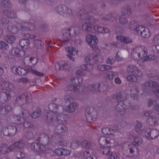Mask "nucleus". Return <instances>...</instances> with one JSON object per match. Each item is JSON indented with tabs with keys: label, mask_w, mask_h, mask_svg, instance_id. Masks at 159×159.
I'll return each mask as SVG.
<instances>
[{
	"label": "nucleus",
	"mask_w": 159,
	"mask_h": 159,
	"mask_svg": "<svg viewBox=\"0 0 159 159\" xmlns=\"http://www.w3.org/2000/svg\"><path fill=\"white\" fill-rule=\"evenodd\" d=\"M48 108V110L47 112L46 115L47 123L52 125L56 122L60 124L55 128L53 135H51L52 138H55L57 136L63 135L67 131V128L64 125L61 124L65 122V116L61 114L64 110L63 107L51 103L49 104Z\"/></svg>",
	"instance_id": "f257e3e1"
},
{
	"label": "nucleus",
	"mask_w": 159,
	"mask_h": 159,
	"mask_svg": "<svg viewBox=\"0 0 159 159\" xmlns=\"http://www.w3.org/2000/svg\"><path fill=\"white\" fill-rule=\"evenodd\" d=\"M148 54L147 48L144 46H139L135 48L131 52V56L133 59H136L138 58L139 59H143Z\"/></svg>",
	"instance_id": "f03ea898"
},
{
	"label": "nucleus",
	"mask_w": 159,
	"mask_h": 159,
	"mask_svg": "<svg viewBox=\"0 0 159 159\" xmlns=\"http://www.w3.org/2000/svg\"><path fill=\"white\" fill-rule=\"evenodd\" d=\"M83 81V79L81 77L73 78L70 80L69 84L67 85V89L70 91L74 92L78 94L80 93L79 84L81 83Z\"/></svg>",
	"instance_id": "7ed1b4c3"
},
{
	"label": "nucleus",
	"mask_w": 159,
	"mask_h": 159,
	"mask_svg": "<svg viewBox=\"0 0 159 159\" xmlns=\"http://www.w3.org/2000/svg\"><path fill=\"white\" fill-rule=\"evenodd\" d=\"M55 11L59 15L65 17H70L73 15L72 10L65 5H60L56 7Z\"/></svg>",
	"instance_id": "20e7f679"
},
{
	"label": "nucleus",
	"mask_w": 159,
	"mask_h": 159,
	"mask_svg": "<svg viewBox=\"0 0 159 159\" xmlns=\"http://www.w3.org/2000/svg\"><path fill=\"white\" fill-rule=\"evenodd\" d=\"M139 87L144 90L145 87L148 86L151 87L152 88V89L153 92L156 96L159 98V86L157 83L155 81H149L147 82H145L143 84H139Z\"/></svg>",
	"instance_id": "39448f33"
},
{
	"label": "nucleus",
	"mask_w": 159,
	"mask_h": 159,
	"mask_svg": "<svg viewBox=\"0 0 159 159\" xmlns=\"http://www.w3.org/2000/svg\"><path fill=\"white\" fill-rule=\"evenodd\" d=\"M85 115L87 120L89 122H92L96 120L97 116V111L93 107H87Z\"/></svg>",
	"instance_id": "423d86ee"
},
{
	"label": "nucleus",
	"mask_w": 159,
	"mask_h": 159,
	"mask_svg": "<svg viewBox=\"0 0 159 159\" xmlns=\"http://www.w3.org/2000/svg\"><path fill=\"white\" fill-rule=\"evenodd\" d=\"M100 57V50L98 48L96 47L93 48V53L87 56L84 58V61L86 62L92 61L96 63L98 59Z\"/></svg>",
	"instance_id": "0eeeda50"
},
{
	"label": "nucleus",
	"mask_w": 159,
	"mask_h": 159,
	"mask_svg": "<svg viewBox=\"0 0 159 159\" xmlns=\"http://www.w3.org/2000/svg\"><path fill=\"white\" fill-rule=\"evenodd\" d=\"M129 106L128 100L119 102L115 107V109L120 112L122 116H124L126 113L125 111Z\"/></svg>",
	"instance_id": "6e6552de"
},
{
	"label": "nucleus",
	"mask_w": 159,
	"mask_h": 159,
	"mask_svg": "<svg viewBox=\"0 0 159 159\" xmlns=\"http://www.w3.org/2000/svg\"><path fill=\"white\" fill-rule=\"evenodd\" d=\"M30 101L26 94H22L19 95L15 100L14 104L16 106H21L29 102Z\"/></svg>",
	"instance_id": "1a4fd4ad"
},
{
	"label": "nucleus",
	"mask_w": 159,
	"mask_h": 159,
	"mask_svg": "<svg viewBox=\"0 0 159 159\" xmlns=\"http://www.w3.org/2000/svg\"><path fill=\"white\" fill-rule=\"evenodd\" d=\"M144 134L148 139L154 140L159 136V131L156 129H148L145 131Z\"/></svg>",
	"instance_id": "9d476101"
},
{
	"label": "nucleus",
	"mask_w": 159,
	"mask_h": 159,
	"mask_svg": "<svg viewBox=\"0 0 159 159\" xmlns=\"http://www.w3.org/2000/svg\"><path fill=\"white\" fill-rule=\"evenodd\" d=\"M135 31L138 34L144 38L149 37L150 34L148 28L142 26H138L136 28Z\"/></svg>",
	"instance_id": "9b49d317"
},
{
	"label": "nucleus",
	"mask_w": 159,
	"mask_h": 159,
	"mask_svg": "<svg viewBox=\"0 0 159 159\" xmlns=\"http://www.w3.org/2000/svg\"><path fill=\"white\" fill-rule=\"evenodd\" d=\"M126 70L128 72L138 76L139 77L142 76L143 75L142 71L137 66L134 65H129L127 67Z\"/></svg>",
	"instance_id": "f8f14e48"
},
{
	"label": "nucleus",
	"mask_w": 159,
	"mask_h": 159,
	"mask_svg": "<svg viewBox=\"0 0 159 159\" xmlns=\"http://www.w3.org/2000/svg\"><path fill=\"white\" fill-rule=\"evenodd\" d=\"M62 35L60 42L64 44L68 43L69 38L71 36V33L69 28L67 30H63L62 31Z\"/></svg>",
	"instance_id": "ddd939ff"
},
{
	"label": "nucleus",
	"mask_w": 159,
	"mask_h": 159,
	"mask_svg": "<svg viewBox=\"0 0 159 159\" xmlns=\"http://www.w3.org/2000/svg\"><path fill=\"white\" fill-rule=\"evenodd\" d=\"M21 24H13L9 23L7 26V29L9 32L13 34H16L19 30H21Z\"/></svg>",
	"instance_id": "4468645a"
},
{
	"label": "nucleus",
	"mask_w": 159,
	"mask_h": 159,
	"mask_svg": "<svg viewBox=\"0 0 159 159\" xmlns=\"http://www.w3.org/2000/svg\"><path fill=\"white\" fill-rule=\"evenodd\" d=\"M86 41L88 44L91 46H93L97 44L98 40L96 36L93 35L88 34L86 36Z\"/></svg>",
	"instance_id": "2eb2a0df"
},
{
	"label": "nucleus",
	"mask_w": 159,
	"mask_h": 159,
	"mask_svg": "<svg viewBox=\"0 0 159 159\" xmlns=\"http://www.w3.org/2000/svg\"><path fill=\"white\" fill-rule=\"evenodd\" d=\"M77 15L79 18L83 21H91L92 20L93 17L84 10H80Z\"/></svg>",
	"instance_id": "dca6fc26"
},
{
	"label": "nucleus",
	"mask_w": 159,
	"mask_h": 159,
	"mask_svg": "<svg viewBox=\"0 0 159 159\" xmlns=\"http://www.w3.org/2000/svg\"><path fill=\"white\" fill-rule=\"evenodd\" d=\"M14 86L13 84L6 81L0 82V89L2 90H6L9 92L13 90Z\"/></svg>",
	"instance_id": "f3484780"
},
{
	"label": "nucleus",
	"mask_w": 159,
	"mask_h": 159,
	"mask_svg": "<svg viewBox=\"0 0 159 159\" xmlns=\"http://www.w3.org/2000/svg\"><path fill=\"white\" fill-rule=\"evenodd\" d=\"M129 156L133 157H137L139 156L140 151L136 146L130 145L129 147Z\"/></svg>",
	"instance_id": "a211bd4d"
},
{
	"label": "nucleus",
	"mask_w": 159,
	"mask_h": 159,
	"mask_svg": "<svg viewBox=\"0 0 159 159\" xmlns=\"http://www.w3.org/2000/svg\"><path fill=\"white\" fill-rule=\"evenodd\" d=\"M35 27L34 24L23 21L21 23V30L22 31H28V30H34Z\"/></svg>",
	"instance_id": "6ab92c4d"
},
{
	"label": "nucleus",
	"mask_w": 159,
	"mask_h": 159,
	"mask_svg": "<svg viewBox=\"0 0 159 159\" xmlns=\"http://www.w3.org/2000/svg\"><path fill=\"white\" fill-rule=\"evenodd\" d=\"M11 70L13 73L20 75H24L27 73L26 70L20 66H13L11 67Z\"/></svg>",
	"instance_id": "aec40b11"
},
{
	"label": "nucleus",
	"mask_w": 159,
	"mask_h": 159,
	"mask_svg": "<svg viewBox=\"0 0 159 159\" xmlns=\"http://www.w3.org/2000/svg\"><path fill=\"white\" fill-rule=\"evenodd\" d=\"M25 111V110H24V111L22 112V113L21 116L22 117H21L15 115H11L10 117V120L13 123L15 124H21V120H24Z\"/></svg>",
	"instance_id": "412c9836"
},
{
	"label": "nucleus",
	"mask_w": 159,
	"mask_h": 159,
	"mask_svg": "<svg viewBox=\"0 0 159 159\" xmlns=\"http://www.w3.org/2000/svg\"><path fill=\"white\" fill-rule=\"evenodd\" d=\"M79 107V105L77 103L73 102L67 106L65 110L69 113H73L78 109Z\"/></svg>",
	"instance_id": "4be33fe9"
},
{
	"label": "nucleus",
	"mask_w": 159,
	"mask_h": 159,
	"mask_svg": "<svg viewBox=\"0 0 159 159\" xmlns=\"http://www.w3.org/2000/svg\"><path fill=\"white\" fill-rule=\"evenodd\" d=\"M116 39L118 41L127 44L131 43L133 42V40L131 38L124 35H117Z\"/></svg>",
	"instance_id": "5701e85b"
},
{
	"label": "nucleus",
	"mask_w": 159,
	"mask_h": 159,
	"mask_svg": "<svg viewBox=\"0 0 159 159\" xmlns=\"http://www.w3.org/2000/svg\"><path fill=\"white\" fill-rule=\"evenodd\" d=\"M90 151H85L80 152L75 154V156L78 157L77 159H93V156H90L89 153Z\"/></svg>",
	"instance_id": "b1692460"
},
{
	"label": "nucleus",
	"mask_w": 159,
	"mask_h": 159,
	"mask_svg": "<svg viewBox=\"0 0 159 159\" xmlns=\"http://www.w3.org/2000/svg\"><path fill=\"white\" fill-rule=\"evenodd\" d=\"M65 50L69 54H67V57L71 60L74 61V58L72 56L76 54L77 52V50L75 48L72 47H66Z\"/></svg>",
	"instance_id": "393cba45"
},
{
	"label": "nucleus",
	"mask_w": 159,
	"mask_h": 159,
	"mask_svg": "<svg viewBox=\"0 0 159 159\" xmlns=\"http://www.w3.org/2000/svg\"><path fill=\"white\" fill-rule=\"evenodd\" d=\"M94 29L97 34H106L109 32V29L100 25H94Z\"/></svg>",
	"instance_id": "a878e982"
},
{
	"label": "nucleus",
	"mask_w": 159,
	"mask_h": 159,
	"mask_svg": "<svg viewBox=\"0 0 159 159\" xmlns=\"http://www.w3.org/2000/svg\"><path fill=\"white\" fill-rule=\"evenodd\" d=\"M10 93L7 91L2 92L0 93V102L4 103L10 98Z\"/></svg>",
	"instance_id": "bb28decb"
},
{
	"label": "nucleus",
	"mask_w": 159,
	"mask_h": 159,
	"mask_svg": "<svg viewBox=\"0 0 159 159\" xmlns=\"http://www.w3.org/2000/svg\"><path fill=\"white\" fill-rule=\"evenodd\" d=\"M13 150L12 146L8 147L7 144L5 143L1 144L0 145V153L2 154H5L10 152Z\"/></svg>",
	"instance_id": "cd10ccee"
},
{
	"label": "nucleus",
	"mask_w": 159,
	"mask_h": 159,
	"mask_svg": "<svg viewBox=\"0 0 159 159\" xmlns=\"http://www.w3.org/2000/svg\"><path fill=\"white\" fill-rule=\"evenodd\" d=\"M69 68V65L67 61H61L55 65V68L57 70L65 69L67 70Z\"/></svg>",
	"instance_id": "c85d7f7f"
},
{
	"label": "nucleus",
	"mask_w": 159,
	"mask_h": 159,
	"mask_svg": "<svg viewBox=\"0 0 159 159\" xmlns=\"http://www.w3.org/2000/svg\"><path fill=\"white\" fill-rule=\"evenodd\" d=\"M119 75V73L117 72L109 71L106 72L104 74V77L105 79L111 80H112L115 76Z\"/></svg>",
	"instance_id": "c756f323"
},
{
	"label": "nucleus",
	"mask_w": 159,
	"mask_h": 159,
	"mask_svg": "<svg viewBox=\"0 0 159 159\" xmlns=\"http://www.w3.org/2000/svg\"><path fill=\"white\" fill-rule=\"evenodd\" d=\"M11 54L15 56L20 57L24 56L25 51L23 50H20L18 48H13L11 51Z\"/></svg>",
	"instance_id": "7c9ffc66"
},
{
	"label": "nucleus",
	"mask_w": 159,
	"mask_h": 159,
	"mask_svg": "<svg viewBox=\"0 0 159 159\" xmlns=\"http://www.w3.org/2000/svg\"><path fill=\"white\" fill-rule=\"evenodd\" d=\"M25 142L23 140H20L16 141L12 144L13 150L15 148L18 149H22L25 146Z\"/></svg>",
	"instance_id": "2f4dec72"
},
{
	"label": "nucleus",
	"mask_w": 159,
	"mask_h": 159,
	"mask_svg": "<svg viewBox=\"0 0 159 159\" xmlns=\"http://www.w3.org/2000/svg\"><path fill=\"white\" fill-rule=\"evenodd\" d=\"M113 98L116 99L119 102L124 101L127 100H126V95L125 93H116L113 95Z\"/></svg>",
	"instance_id": "473e14b6"
},
{
	"label": "nucleus",
	"mask_w": 159,
	"mask_h": 159,
	"mask_svg": "<svg viewBox=\"0 0 159 159\" xmlns=\"http://www.w3.org/2000/svg\"><path fill=\"white\" fill-rule=\"evenodd\" d=\"M134 141L132 143V145L137 147L141 145L143 143V139L139 137L134 136L133 137Z\"/></svg>",
	"instance_id": "72a5a7b5"
},
{
	"label": "nucleus",
	"mask_w": 159,
	"mask_h": 159,
	"mask_svg": "<svg viewBox=\"0 0 159 159\" xmlns=\"http://www.w3.org/2000/svg\"><path fill=\"white\" fill-rule=\"evenodd\" d=\"M29 114L28 111L27 110L25 111V114L24 115V120H21V124H20L21 125H23V126L25 128H31L33 126L30 124V123L29 122L26 120V118L25 117Z\"/></svg>",
	"instance_id": "f704fd0d"
},
{
	"label": "nucleus",
	"mask_w": 159,
	"mask_h": 159,
	"mask_svg": "<svg viewBox=\"0 0 159 159\" xmlns=\"http://www.w3.org/2000/svg\"><path fill=\"white\" fill-rule=\"evenodd\" d=\"M19 44L22 48L27 49L30 47L29 40L25 38L20 41Z\"/></svg>",
	"instance_id": "c9c22d12"
},
{
	"label": "nucleus",
	"mask_w": 159,
	"mask_h": 159,
	"mask_svg": "<svg viewBox=\"0 0 159 159\" xmlns=\"http://www.w3.org/2000/svg\"><path fill=\"white\" fill-rule=\"evenodd\" d=\"M93 27V25L91 23H85L82 26V29L86 32L91 31Z\"/></svg>",
	"instance_id": "e433bc0d"
},
{
	"label": "nucleus",
	"mask_w": 159,
	"mask_h": 159,
	"mask_svg": "<svg viewBox=\"0 0 159 159\" xmlns=\"http://www.w3.org/2000/svg\"><path fill=\"white\" fill-rule=\"evenodd\" d=\"M135 131L140 134H142L144 132V128L142 123L140 122H137L135 126Z\"/></svg>",
	"instance_id": "4c0bfd02"
},
{
	"label": "nucleus",
	"mask_w": 159,
	"mask_h": 159,
	"mask_svg": "<svg viewBox=\"0 0 159 159\" xmlns=\"http://www.w3.org/2000/svg\"><path fill=\"white\" fill-rule=\"evenodd\" d=\"M71 33L72 36H75L78 35L80 32V28L79 27H75L69 28Z\"/></svg>",
	"instance_id": "58836bf2"
},
{
	"label": "nucleus",
	"mask_w": 159,
	"mask_h": 159,
	"mask_svg": "<svg viewBox=\"0 0 159 159\" xmlns=\"http://www.w3.org/2000/svg\"><path fill=\"white\" fill-rule=\"evenodd\" d=\"M99 83H96L88 85V88L89 90L92 91H99L98 87L99 86Z\"/></svg>",
	"instance_id": "ea45409f"
},
{
	"label": "nucleus",
	"mask_w": 159,
	"mask_h": 159,
	"mask_svg": "<svg viewBox=\"0 0 159 159\" xmlns=\"http://www.w3.org/2000/svg\"><path fill=\"white\" fill-rule=\"evenodd\" d=\"M3 14L10 18H15L16 16L15 12L12 10L4 11L3 12Z\"/></svg>",
	"instance_id": "a19ab883"
},
{
	"label": "nucleus",
	"mask_w": 159,
	"mask_h": 159,
	"mask_svg": "<svg viewBox=\"0 0 159 159\" xmlns=\"http://www.w3.org/2000/svg\"><path fill=\"white\" fill-rule=\"evenodd\" d=\"M16 39V37L13 35H7L4 37V39L8 43H11L14 42Z\"/></svg>",
	"instance_id": "79ce46f5"
},
{
	"label": "nucleus",
	"mask_w": 159,
	"mask_h": 159,
	"mask_svg": "<svg viewBox=\"0 0 159 159\" xmlns=\"http://www.w3.org/2000/svg\"><path fill=\"white\" fill-rule=\"evenodd\" d=\"M9 136L14 135L16 133L17 128L16 125H10L8 126Z\"/></svg>",
	"instance_id": "37998d69"
},
{
	"label": "nucleus",
	"mask_w": 159,
	"mask_h": 159,
	"mask_svg": "<svg viewBox=\"0 0 159 159\" xmlns=\"http://www.w3.org/2000/svg\"><path fill=\"white\" fill-rule=\"evenodd\" d=\"M117 131L116 129H111L108 127L104 128L102 129V132L105 134L110 135L112 133H116Z\"/></svg>",
	"instance_id": "c03bdc74"
},
{
	"label": "nucleus",
	"mask_w": 159,
	"mask_h": 159,
	"mask_svg": "<svg viewBox=\"0 0 159 159\" xmlns=\"http://www.w3.org/2000/svg\"><path fill=\"white\" fill-rule=\"evenodd\" d=\"M94 67V66L92 64H88L83 65L81 66V68L83 70L88 71L92 70Z\"/></svg>",
	"instance_id": "a18cd8bd"
},
{
	"label": "nucleus",
	"mask_w": 159,
	"mask_h": 159,
	"mask_svg": "<svg viewBox=\"0 0 159 159\" xmlns=\"http://www.w3.org/2000/svg\"><path fill=\"white\" fill-rule=\"evenodd\" d=\"M139 91V90L136 88L134 89H132L131 90V97L134 100H138L139 97L138 93Z\"/></svg>",
	"instance_id": "49530a36"
},
{
	"label": "nucleus",
	"mask_w": 159,
	"mask_h": 159,
	"mask_svg": "<svg viewBox=\"0 0 159 159\" xmlns=\"http://www.w3.org/2000/svg\"><path fill=\"white\" fill-rule=\"evenodd\" d=\"M34 44L35 48L37 49H41L43 45V42L37 40H34Z\"/></svg>",
	"instance_id": "de8ad7c7"
},
{
	"label": "nucleus",
	"mask_w": 159,
	"mask_h": 159,
	"mask_svg": "<svg viewBox=\"0 0 159 159\" xmlns=\"http://www.w3.org/2000/svg\"><path fill=\"white\" fill-rule=\"evenodd\" d=\"M111 66L105 64L99 65L98 67V70L101 71L111 69Z\"/></svg>",
	"instance_id": "09e8293b"
},
{
	"label": "nucleus",
	"mask_w": 159,
	"mask_h": 159,
	"mask_svg": "<svg viewBox=\"0 0 159 159\" xmlns=\"http://www.w3.org/2000/svg\"><path fill=\"white\" fill-rule=\"evenodd\" d=\"M41 113V110L38 108L32 113L31 116L33 118H36L40 116Z\"/></svg>",
	"instance_id": "8fccbe9b"
},
{
	"label": "nucleus",
	"mask_w": 159,
	"mask_h": 159,
	"mask_svg": "<svg viewBox=\"0 0 159 159\" xmlns=\"http://www.w3.org/2000/svg\"><path fill=\"white\" fill-rule=\"evenodd\" d=\"M0 3L1 6L4 7H10L12 6L9 0H2Z\"/></svg>",
	"instance_id": "3c124183"
},
{
	"label": "nucleus",
	"mask_w": 159,
	"mask_h": 159,
	"mask_svg": "<svg viewBox=\"0 0 159 159\" xmlns=\"http://www.w3.org/2000/svg\"><path fill=\"white\" fill-rule=\"evenodd\" d=\"M101 151H102L103 154L104 155H106L109 156V153H111L110 147L108 146L105 147L101 149Z\"/></svg>",
	"instance_id": "603ef678"
},
{
	"label": "nucleus",
	"mask_w": 159,
	"mask_h": 159,
	"mask_svg": "<svg viewBox=\"0 0 159 159\" xmlns=\"http://www.w3.org/2000/svg\"><path fill=\"white\" fill-rule=\"evenodd\" d=\"M119 23L123 25H125L126 24L128 20L126 18V16L123 14L120 16L119 19Z\"/></svg>",
	"instance_id": "864d4df0"
},
{
	"label": "nucleus",
	"mask_w": 159,
	"mask_h": 159,
	"mask_svg": "<svg viewBox=\"0 0 159 159\" xmlns=\"http://www.w3.org/2000/svg\"><path fill=\"white\" fill-rule=\"evenodd\" d=\"M138 77H139L138 76L132 74L128 76L127 79L129 81L133 82H136L137 80Z\"/></svg>",
	"instance_id": "5fc2aeb1"
},
{
	"label": "nucleus",
	"mask_w": 159,
	"mask_h": 159,
	"mask_svg": "<svg viewBox=\"0 0 159 159\" xmlns=\"http://www.w3.org/2000/svg\"><path fill=\"white\" fill-rule=\"evenodd\" d=\"M11 110V107L9 105H7L5 106L4 108L2 107L1 113L2 114H5Z\"/></svg>",
	"instance_id": "6e6d98bb"
},
{
	"label": "nucleus",
	"mask_w": 159,
	"mask_h": 159,
	"mask_svg": "<svg viewBox=\"0 0 159 159\" xmlns=\"http://www.w3.org/2000/svg\"><path fill=\"white\" fill-rule=\"evenodd\" d=\"M109 139H108L105 137L102 136L101 137L99 140V142L100 145H104L105 144H106L107 145V143L108 142Z\"/></svg>",
	"instance_id": "4d7b16f0"
},
{
	"label": "nucleus",
	"mask_w": 159,
	"mask_h": 159,
	"mask_svg": "<svg viewBox=\"0 0 159 159\" xmlns=\"http://www.w3.org/2000/svg\"><path fill=\"white\" fill-rule=\"evenodd\" d=\"M46 150V148L44 145L39 143L37 152L40 153H43Z\"/></svg>",
	"instance_id": "13d9d810"
},
{
	"label": "nucleus",
	"mask_w": 159,
	"mask_h": 159,
	"mask_svg": "<svg viewBox=\"0 0 159 159\" xmlns=\"http://www.w3.org/2000/svg\"><path fill=\"white\" fill-rule=\"evenodd\" d=\"M81 145L84 149H85L87 150H89L91 147L90 143L86 141H84L82 142Z\"/></svg>",
	"instance_id": "bf43d9fd"
},
{
	"label": "nucleus",
	"mask_w": 159,
	"mask_h": 159,
	"mask_svg": "<svg viewBox=\"0 0 159 159\" xmlns=\"http://www.w3.org/2000/svg\"><path fill=\"white\" fill-rule=\"evenodd\" d=\"M108 157L111 159H117L119 158V154L116 152H111Z\"/></svg>",
	"instance_id": "052dcab7"
},
{
	"label": "nucleus",
	"mask_w": 159,
	"mask_h": 159,
	"mask_svg": "<svg viewBox=\"0 0 159 159\" xmlns=\"http://www.w3.org/2000/svg\"><path fill=\"white\" fill-rule=\"evenodd\" d=\"M109 139L108 142L107 143V145L109 144V146H108L110 147H114L117 145V143L116 142L114 139H110V138H108Z\"/></svg>",
	"instance_id": "680f3d73"
},
{
	"label": "nucleus",
	"mask_w": 159,
	"mask_h": 159,
	"mask_svg": "<svg viewBox=\"0 0 159 159\" xmlns=\"http://www.w3.org/2000/svg\"><path fill=\"white\" fill-rule=\"evenodd\" d=\"M64 99L66 102H70L72 100V97L70 94L66 93L64 97Z\"/></svg>",
	"instance_id": "e2e57ef3"
},
{
	"label": "nucleus",
	"mask_w": 159,
	"mask_h": 159,
	"mask_svg": "<svg viewBox=\"0 0 159 159\" xmlns=\"http://www.w3.org/2000/svg\"><path fill=\"white\" fill-rule=\"evenodd\" d=\"M8 48V46L5 42L0 41V49L7 50Z\"/></svg>",
	"instance_id": "0e129e2a"
},
{
	"label": "nucleus",
	"mask_w": 159,
	"mask_h": 159,
	"mask_svg": "<svg viewBox=\"0 0 159 159\" xmlns=\"http://www.w3.org/2000/svg\"><path fill=\"white\" fill-rule=\"evenodd\" d=\"M28 70L31 73L39 76H42L43 75V74L42 73L37 71L36 70H33L32 68H29Z\"/></svg>",
	"instance_id": "69168bd1"
},
{
	"label": "nucleus",
	"mask_w": 159,
	"mask_h": 159,
	"mask_svg": "<svg viewBox=\"0 0 159 159\" xmlns=\"http://www.w3.org/2000/svg\"><path fill=\"white\" fill-rule=\"evenodd\" d=\"M154 111L153 110L144 111L143 112V115L146 116H149V118L151 119L153 116V114Z\"/></svg>",
	"instance_id": "338daca9"
},
{
	"label": "nucleus",
	"mask_w": 159,
	"mask_h": 159,
	"mask_svg": "<svg viewBox=\"0 0 159 159\" xmlns=\"http://www.w3.org/2000/svg\"><path fill=\"white\" fill-rule=\"evenodd\" d=\"M151 120L154 125H157L159 124V118L156 117L155 116H153Z\"/></svg>",
	"instance_id": "774afa93"
}]
</instances>
